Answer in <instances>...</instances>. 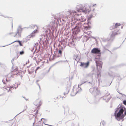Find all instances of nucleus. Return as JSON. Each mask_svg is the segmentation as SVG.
Segmentation results:
<instances>
[{"mask_svg": "<svg viewBox=\"0 0 126 126\" xmlns=\"http://www.w3.org/2000/svg\"><path fill=\"white\" fill-rule=\"evenodd\" d=\"M66 15L67 18H71V26L74 24L77 21H79L75 27L72 29V31L75 33V34H77L80 32L82 25L85 24L84 23L85 19L84 18L83 16H81L80 15L77 14V12L75 10H69L66 12Z\"/></svg>", "mask_w": 126, "mask_h": 126, "instance_id": "obj_1", "label": "nucleus"}, {"mask_svg": "<svg viewBox=\"0 0 126 126\" xmlns=\"http://www.w3.org/2000/svg\"><path fill=\"white\" fill-rule=\"evenodd\" d=\"M57 26L56 24L53 23L52 26L48 25L46 26L43 28V29L47 30L45 31V34L42 36V37L40 38V39L41 43L42 41L43 44L47 43L49 40L48 36L53 35V33L55 30H56V27Z\"/></svg>", "mask_w": 126, "mask_h": 126, "instance_id": "obj_2", "label": "nucleus"}, {"mask_svg": "<svg viewBox=\"0 0 126 126\" xmlns=\"http://www.w3.org/2000/svg\"><path fill=\"white\" fill-rule=\"evenodd\" d=\"M114 115L118 121L122 122L124 117L126 115V108L122 104L119 105L116 109Z\"/></svg>", "mask_w": 126, "mask_h": 126, "instance_id": "obj_3", "label": "nucleus"}, {"mask_svg": "<svg viewBox=\"0 0 126 126\" xmlns=\"http://www.w3.org/2000/svg\"><path fill=\"white\" fill-rule=\"evenodd\" d=\"M120 33V30L116 29L110 33L109 34L110 38L106 39V41L108 42V43L104 47V48L105 50H108L111 53V52L107 48L110 47L111 43L113 42L115 38V36L116 35L119 34Z\"/></svg>", "mask_w": 126, "mask_h": 126, "instance_id": "obj_4", "label": "nucleus"}, {"mask_svg": "<svg viewBox=\"0 0 126 126\" xmlns=\"http://www.w3.org/2000/svg\"><path fill=\"white\" fill-rule=\"evenodd\" d=\"M87 5V4H85L83 5L82 4H80L77 5L76 8L77 11L78 12H82L85 14H86L88 12H89L86 7Z\"/></svg>", "mask_w": 126, "mask_h": 126, "instance_id": "obj_5", "label": "nucleus"}, {"mask_svg": "<svg viewBox=\"0 0 126 126\" xmlns=\"http://www.w3.org/2000/svg\"><path fill=\"white\" fill-rule=\"evenodd\" d=\"M89 91L92 94L94 95L95 99L98 96L101 94L100 91L97 88H96L95 87L91 88L89 89Z\"/></svg>", "mask_w": 126, "mask_h": 126, "instance_id": "obj_6", "label": "nucleus"}, {"mask_svg": "<svg viewBox=\"0 0 126 126\" xmlns=\"http://www.w3.org/2000/svg\"><path fill=\"white\" fill-rule=\"evenodd\" d=\"M94 17V16H91V15H90L88 17L87 22L86 23L87 26H84V29L85 30H88L90 28L91 26V18Z\"/></svg>", "mask_w": 126, "mask_h": 126, "instance_id": "obj_7", "label": "nucleus"}, {"mask_svg": "<svg viewBox=\"0 0 126 126\" xmlns=\"http://www.w3.org/2000/svg\"><path fill=\"white\" fill-rule=\"evenodd\" d=\"M62 49L63 47H61V49L59 48V49L58 50V55H56L55 56L54 54H53L52 58L51 57V58L49 59V60L50 61L53 60L55 59L56 58L61 57L62 56Z\"/></svg>", "mask_w": 126, "mask_h": 126, "instance_id": "obj_8", "label": "nucleus"}, {"mask_svg": "<svg viewBox=\"0 0 126 126\" xmlns=\"http://www.w3.org/2000/svg\"><path fill=\"white\" fill-rule=\"evenodd\" d=\"M18 67L16 66L15 69H14L13 70L11 71V73L12 75L10 76V77L13 78L14 75H17V74H18L20 75L21 77L22 78V76L21 75L22 73L21 72H18Z\"/></svg>", "mask_w": 126, "mask_h": 126, "instance_id": "obj_9", "label": "nucleus"}, {"mask_svg": "<svg viewBox=\"0 0 126 126\" xmlns=\"http://www.w3.org/2000/svg\"><path fill=\"white\" fill-rule=\"evenodd\" d=\"M91 52L93 54H97L98 56H100L101 50L99 48L97 47L93 48L91 51Z\"/></svg>", "mask_w": 126, "mask_h": 126, "instance_id": "obj_10", "label": "nucleus"}, {"mask_svg": "<svg viewBox=\"0 0 126 126\" xmlns=\"http://www.w3.org/2000/svg\"><path fill=\"white\" fill-rule=\"evenodd\" d=\"M97 68L98 69H99L100 71L101 70L102 68V66L103 64V63L102 62L99 61L98 59L97 60H95Z\"/></svg>", "mask_w": 126, "mask_h": 126, "instance_id": "obj_11", "label": "nucleus"}, {"mask_svg": "<svg viewBox=\"0 0 126 126\" xmlns=\"http://www.w3.org/2000/svg\"><path fill=\"white\" fill-rule=\"evenodd\" d=\"M70 86H67L66 88V91L65 92H64L63 93V95L64 96H62L61 95H60L59 96L57 97L56 98H62V99H63V97H65L66 96H65V95L67 94H68V93L69 90L70 89Z\"/></svg>", "mask_w": 126, "mask_h": 126, "instance_id": "obj_12", "label": "nucleus"}, {"mask_svg": "<svg viewBox=\"0 0 126 126\" xmlns=\"http://www.w3.org/2000/svg\"><path fill=\"white\" fill-rule=\"evenodd\" d=\"M23 28H21L20 25H19L17 28V31L16 32V34L15 35L14 37H15L17 34L18 36L20 37L21 36V34L22 32Z\"/></svg>", "mask_w": 126, "mask_h": 126, "instance_id": "obj_13", "label": "nucleus"}, {"mask_svg": "<svg viewBox=\"0 0 126 126\" xmlns=\"http://www.w3.org/2000/svg\"><path fill=\"white\" fill-rule=\"evenodd\" d=\"M101 94L100 95L98 96H97V97L95 99V103L97 102H98L100 100H105V102L106 101V98L107 97V95H105H105L102 97H100Z\"/></svg>", "mask_w": 126, "mask_h": 126, "instance_id": "obj_14", "label": "nucleus"}, {"mask_svg": "<svg viewBox=\"0 0 126 126\" xmlns=\"http://www.w3.org/2000/svg\"><path fill=\"white\" fill-rule=\"evenodd\" d=\"M88 11H89V12H87V13H90V15H91V16H96L95 13V9L94 8H90L89 10L88 9Z\"/></svg>", "mask_w": 126, "mask_h": 126, "instance_id": "obj_15", "label": "nucleus"}, {"mask_svg": "<svg viewBox=\"0 0 126 126\" xmlns=\"http://www.w3.org/2000/svg\"><path fill=\"white\" fill-rule=\"evenodd\" d=\"M110 94L108 93V92H107L105 94V95H107V97L106 98V103L108 102L110 99L112 97L111 95H110Z\"/></svg>", "mask_w": 126, "mask_h": 126, "instance_id": "obj_16", "label": "nucleus"}, {"mask_svg": "<svg viewBox=\"0 0 126 126\" xmlns=\"http://www.w3.org/2000/svg\"><path fill=\"white\" fill-rule=\"evenodd\" d=\"M89 64V62H88L87 63H84L81 62V64L80 65L84 68H87Z\"/></svg>", "mask_w": 126, "mask_h": 126, "instance_id": "obj_17", "label": "nucleus"}, {"mask_svg": "<svg viewBox=\"0 0 126 126\" xmlns=\"http://www.w3.org/2000/svg\"><path fill=\"white\" fill-rule=\"evenodd\" d=\"M81 38H82V40L83 42H86L89 39V37L86 35H82L81 36Z\"/></svg>", "mask_w": 126, "mask_h": 126, "instance_id": "obj_18", "label": "nucleus"}, {"mask_svg": "<svg viewBox=\"0 0 126 126\" xmlns=\"http://www.w3.org/2000/svg\"><path fill=\"white\" fill-rule=\"evenodd\" d=\"M39 103L42 104L41 101L39 100V99L36 100L33 103L36 106H38Z\"/></svg>", "mask_w": 126, "mask_h": 126, "instance_id": "obj_19", "label": "nucleus"}, {"mask_svg": "<svg viewBox=\"0 0 126 126\" xmlns=\"http://www.w3.org/2000/svg\"><path fill=\"white\" fill-rule=\"evenodd\" d=\"M120 25H121L119 23H116L115 24V25H113L111 26L110 27V29L111 30L115 28H116L118 26H120Z\"/></svg>", "mask_w": 126, "mask_h": 126, "instance_id": "obj_20", "label": "nucleus"}, {"mask_svg": "<svg viewBox=\"0 0 126 126\" xmlns=\"http://www.w3.org/2000/svg\"><path fill=\"white\" fill-rule=\"evenodd\" d=\"M81 91H80V90L79 89V91H78V92H76L77 91H76V92H74V89H72V91H71V96H74L76 94H77V93H78V92H80Z\"/></svg>", "mask_w": 126, "mask_h": 126, "instance_id": "obj_21", "label": "nucleus"}, {"mask_svg": "<svg viewBox=\"0 0 126 126\" xmlns=\"http://www.w3.org/2000/svg\"><path fill=\"white\" fill-rule=\"evenodd\" d=\"M109 75L113 79L114 78V73L111 71H110L108 72Z\"/></svg>", "mask_w": 126, "mask_h": 126, "instance_id": "obj_22", "label": "nucleus"}, {"mask_svg": "<svg viewBox=\"0 0 126 126\" xmlns=\"http://www.w3.org/2000/svg\"><path fill=\"white\" fill-rule=\"evenodd\" d=\"M18 42L19 44V45L20 46H23V45L22 44V42H21V41H19V40H16V41L12 43H10V44H8V45H10L11 44L15 42Z\"/></svg>", "mask_w": 126, "mask_h": 126, "instance_id": "obj_23", "label": "nucleus"}, {"mask_svg": "<svg viewBox=\"0 0 126 126\" xmlns=\"http://www.w3.org/2000/svg\"><path fill=\"white\" fill-rule=\"evenodd\" d=\"M41 104L39 103V105L37 106L36 109V110H37V111L35 113V114H38V110L39 109L40 107L41 106Z\"/></svg>", "mask_w": 126, "mask_h": 126, "instance_id": "obj_24", "label": "nucleus"}, {"mask_svg": "<svg viewBox=\"0 0 126 126\" xmlns=\"http://www.w3.org/2000/svg\"><path fill=\"white\" fill-rule=\"evenodd\" d=\"M87 81H81V83L80 84H79L78 85V87L80 89V91L82 90V89L80 87V86H81V85H82V84H83L84 83L86 82Z\"/></svg>", "mask_w": 126, "mask_h": 126, "instance_id": "obj_25", "label": "nucleus"}, {"mask_svg": "<svg viewBox=\"0 0 126 126\" xmlns=\"http://www.w3.org/2000/svg\"><path fill=\"white\" fill-rule=\"evenodd\" d=\"M74 45L75 44L74 42H73L72 41V42H69L68 45L70 47H72L74 46Z\"/></svg>", "mask_w": 126, "mask_h": 126, "instance_id": "obj_26", "label": "nucleus"}, {"mask_svg": "<svg viewBox=\"0 0 126 126\" xmlns=\"http://www.w3.org/2000/svg\"><path fill=\"white\" fill-rule=\"evenodd\" d=\"M32 37H33V36L31 35V34L27 36L26 38V39L27 40L26 41V42H27V40H30V38Z\"/></svg>", "mask_w": 126, "mask_h": 126, "instance_id": "obj_27", "label": "nucleus"}, {"mask_svg": "<svg viewBox=\"0 0 126 126\" xmlns=\"http://www.w3.org/2000/svg\"><path fill=\"white\" fill-rule=\"evenodd\" d=\"M27 105H25V106H24V109H23V111H22L20 112L18 114H17V115H18L19 114H20V113H21L22 112H24V111H25L26 110V109H27Z\"/></svg>", "mask_w": 126, "mask_h": 126, "instance_id": "obj_28", "label": "nucleus"}, {"mask_svg": "<svg viewBox=\"0 0 126 126\" xmlns=\"http://www.w3.org/2000/svg\"><path fill=\"white\" fill-rule=\"evenodd\" d=\"M37 31L36 29L31 34V35L33 37L34 36V34L36 33V32Z\"/></svg>", "mask_w": 126, "mask_h": 126, "instance_id": "obj_29", "label": "nucleus"}, {"mask_svg": "<svg viewBox=\"0 0 126 126\" xmlns=\"http://www.w3.org/2000/svg\"><path fill=\"white\" fill-rule=\"evenodd\" d=\"M33 69V67H32V71H31L30 70H28V72L30 74H31L32 73H33V72H34Z\"/></svg>", "mask_w": 126, "mask_h": 126, "instance_id": "obj_30", "label": "nucleus"}, {"mask_svg": "<svg viewBox=\"0 0 126 126\" xmlns=\"http://www.w3.org/2000/svg\"><path fill=\"white\" fill-rule=\"evenodd\" d=\"M54 18L55 19H57L58 21L60 19V16H57L56 15L55 16Z\"/></svg>", "mask_w": 126, "mask_h": 126, "instance_id": "obj_31", "label": "nucleus"}, {"mask_svg": "<svg viewBox=\"0 0 126 126\" xmlns=\"http://www.w3.org/2000/svg\"><path fill=\"white\" fill-rule=\"evenodd\" d=\"M114 78L115 77H118L119 78L120 77V75L118 74L114 73Z\"/></svg>", "mask_w": 126, "mask_h": 126, "instance_id": "obj_32", "label": "nucleus"}, {"mask_svg": "<svg viewBox=\"0 0 126 126\" xmlns=\"http://www.w3.org/2000/svg\"><path fill=\"white\" fill-rule=\"evenodd\" d=\"M80 60V58L79 57H78V56H77V57L76 58L75 61H76L77 62H78Z\"/></svg>", "mask_w": 126, "mask_h": 126, "instance_id": "obj_33", "label": "nucleus"}, {"mask_svg": "<svg viewBox=\"0 0 126 126\" xmlns=\"http://www.w3.org/2000/svg\"><path fill=\"white\" fill-rule=\"evenodd\" d=\"M78 54H77L76 55H74L73 57V59L74 60H75L76 59V58L77 57V56H78Z\"/></svg>", "mask_w": 126, "mask_h": 126, "instance_id": "obj_34", "label": "nucleus"}, {"mask_svg": "<svg viewBox=\"0 0 126 126\" xmlns=\"http://www.w3.org/2000/svg\"><path fill=\"white\" fill-rule=\"evenodd\" d=\"M24 51L23 50L19 52V54L20 55H22L24 54Z\"/></svg>", "mask_w": 126, "mask_h": 126, "instance_id": "obj_35", "label": "nucleus"}, {"mask_svg": "<svg viewBox=\"0 0 126 126\" xmlns=\"http://www.w3.org/2000/svg\"><path fill=\"white\" fill-rule=\"evenodd\" d=\"M45 119L44 118H41V120L39 121L38 122V123H42V119Z\"/></svg>", "mask_w": 126, "mask_h": 126, "instance_id": "obj_36", "label": "nucleus"}, {"mask_svg": "<svg viewBox=\"0 0 126 126\" xmlns=\"http://www.w3.org/2000/svg\"><path fill=\"white\" fill-rule=\"evenodd\" d=\"M101 123H102V124L103 125V126H104L105 124V122L104 121H101L100 124H101Z\"/></svg>", "mask_w": 126, "mask_h": 126, "instance_id": "obj_37", "label": "nucleus"}, {"mask_svg": "<svg viewBox=\"0 0 126 126\" xmlns=\"http://www.w3.org/2000/svg\"><path fill=\"white\" fill-rule=\"evenodd\" d=\"M39 81V80H36V83L37 84L38 86L39 87L40 89V86L39 85V84L38 83H37V82H38Z\"/></svg>", "mask_w": 126, "mask_h": 126, "instance_id": "obj_38", "label": "nucleus"}, {"mask_svg": "<svg viewBox=\"0 0 126 126\" xmlns=\"http://www.w3.org/2000/svg\"><path fill=\"white\" fill-rule=\"evenodd\" d=\"M96 4H94L92 7L91 6H90L89 7V8H93V7H94V6H96Z\"/></svg>", "mask_w": 126, "mask_h": 126, "instance_id": "obj_39", "label": "nucleus"}, {"mask_svg": "<svg viewBox=\"0 0 126 126\" xmlns=\"http://www.w3.org/2000/svg\"><path fill=\"white\" fill-rule=\"evenodd\" d=\"M97 76L98 79V80H99V78H100V75L99 74H97Z\"/></svg>", "mask_w": 126, "mask_h": 126, "instance_id": "obj_40", "label": "nucleus"}, {"mask_svg": "<svg viewBox=\"0 0 126 126\" xmlns=\"http://www.w3.org/2000/svg\"><path fill=\"white\" fill-rule=\"evenodd\" d=\"M2 16L3 17H4L6 18H9V17L6 16H4L2 15Z\"/></svg>", "mask_w": 126, "mask_h": 126, "instance_id": "obj_41", "label": "nucleus"}, {"mask_svg": "<svg viewBox=\"0 0 126 126\" xmlns=\"http://www.w3.org/2000/svg\"><path fill=\"white\" fill-rule=\"evenodd\" d=\"M123 103L125 105H126V100H124L123 101Z\"/></svg>", "mask_w": 126, "mask_h": 126, "instance_id": "obj_42", "label": "nucleus"}, {"mask_svg": "<svg viewBox=\"0 0 126 126\" xmlns=\"http://www.w3.org/2000/svg\"><path fill=\"white\" fill-rule=\"evenodd\" d=\"M63 61H59L58 62H56L54 64V65H55V64L58 63H60V62H62Z\"/></svg>", "mask_w": 126, "mask_h": 126, "instance_id": "obj_43", "label": "nucleus"}, {"mask_svg": "<svg viewBox=\"0 0 126 126\" xmlns=\"http://www.w3.org/2000/svg\"><path fill=\"white\" fill-rule=\"evenodd\" d=\"M4 79H3L2 80V81L3 83V84H5L6 83H5V82L4 81Z\"/></svg>", "mask_w": 126, "mask_h": 126, "instance_id": "obj_44", "label": "nucleus"}, {"mask_svg": "<svg viewBox=\"0 0 126 126\" xmlns=\"http://www.w3.org/2000/svg\"><path fill=\"white\" fill-rule=\"evenodd\" d=\"M14 59L13 58V59H12L11 60V62H12V63L13 65V62L14 61Z\"/></svg>", "mask_w": 126, "mask_h": 126, "instance_id": "obj_45", "label": "nucleus"}, {"mask_svg": "<svg viewBox=\"0 0 126 126\" xmlns=\"http://www.w3.org/2000/svg\"><path fill=\"white\" fill-rule=\"evenodd\" d=\"M42 60L41 59H40V61H39L38 62L37 61H37H36V62L37 63L38 62V63H39Z\"/></svg>", "mask_w": 126, "mask_h": 126, "instance_id": "obj_46", "label": "nucleus"}, {"mask_svg": "<svg viewBox=\"0 0 126 126\" xmlns=\"http://www.w3.org/2000/svg\"><path fill=\"white\" fill-rule=\"evenodd\" d=\"M24 98V99H25L26 101H27L28 100V99H27L26 98H25V97H24V96H22Z\"/></svg>", "mask_w": 126, "mask_h": 126, "instance_id": "obj_47", "label": "nucleus"}, {"mask_svg": "<svg viewBox=\"0 0 126 126\" xmlns=\"http://www.w3.org/2000/svg\"><path fill=\"white\" fill-rule=\"evenodd\" d=\"M90 32H86V33L88 35L89 34H90Z\"/></svg>", "mask_w": 126, "mask_h": 126, "instance_id": "obj_48", "label": "nucleus"}, {"mask_svg": "<svg viewBox=\"0 0 126 126\" xmlns=\"http://www.w3.org/2000/svg\"><path fill=\"white\" fill-rule=\"evenodd\" d=\"M14 87L13 86H10L9 87V88L10 89H11L12 88H14Z\"/></svg>", "mask_w": 126, "mask_h": 126, "instance_id": "obj_49", "label": "nucleus"}, {"mask_svg": "<svg viewBox=\"0 0 126 126\" xmlns=\"http://www.w3.org/2000/svg\"><path fill=\"white\" fill-rule=\"evenodd\" d=\"M12 70H14V64L13 65V66H12Z\"/></svg>", "mask_w": 126, "mask_h": 126, "instance_id": "obj_50", "label": "nucleus"}, {"mask_svg": "<svg viewBox=\"0 0 126 126\" xmlns=\"http://www.w3.org/2000/svg\"><path fill=\"white\" fill-rule=\"evenodd\" d=\"M40 67H38L36 68V69L37 70Z\"/></svg>", "mask_w": 126, "mask_h": 126, "instance_id": "obj_51", "label": "nucleus"}, {"mask_svg": "<svg viewBox=\"0 0 126 126\" xmlns=\"http://www.w3.org/2000/svg\"><path fill=\"white\" fill-rule=\"evenodd\" d=\"M5 80L7 82H8V79L7 78H6V79H5Z\"/></svg>", "mask_w": 126, "mask_h": 126, "instance_id": "obj_52", "label": "nucleus"}, {"mask_svg": "<svg viewBox=\"0 0 126 126\" xmlns=\"http://www.w3.org/2000/svg\"><path fill=\"white\" fill-rule=\"evenodd\" d=\"M8 82L10 81V79L9 78H8Z\"/></svg>", "mask_w": 126, "mask_h": 126, "instance_id": "obj_53", "label": "nucleus"}, {"mask_svg": "<svg viewBox=\"0 0 126 126\" xmlns=\"http://www.w3.org/2000/svg\"><path fill=\"white\" fill-rule=\"evenodd\" d=\"M43 77H42V78H40V77H39V79H43Z\"/></svg>", "mask_w": 126, "mask_h": 126, "instance_id": "obj_54", "label": "nucleus"}, {"mask_svg": "<svg viewBox=\"0 0 126 126\" xmlns=\"http://www.w3.org/2000/svg\"><path fill=\"white\" fill-rule=\"evenodd\" d=\"M10 90L11 89H10V88H9V90L8 91V92H9L10 91Z\"/></svg>", "mask_w": 126, "mask_h": 126, "instance_id": "obj_55", "label": "nucleus"}, {"mask_svg": "<svg viewBox=\"0 0 126 126\" xmlns=\"http://www.w3.org/2000/svg\"><path fill=\"white\" fill-rule=\"evenodd\" d=\"M2 16V14L0 12V16Z\"/></svg>", "mask_w": 126, "mask_h": 126, "instance_id": "obj_56", "label": "nucleus"}, {"mask_svg": "<svg viewBox=\"0 0 126 126\" xmlns=\"http://www.w3.org/2000/svg\"><path fill=\"white\" fill-rule=\"evenodd\" d=\"M17 76H20V77H21V76H20V75L17 74Z\"/></svg>", "mask_w": 126, "mask_h": 126, "instance_id": "obj_57", "label": "nucleus"}, {"mask_svg": "<svg viewBox=\"0 0 126 126\" xmlns=\"http://www.w3.org/2000/svg\"><path fill=\"white\" fill-rule=\"evenodd\" d=\"M18 87V85H17V86L15 88V89H16V88H17Z\"/></svg>", "mask_w": 126, "mask_h": 126, "instance_id": "obj_58", "label": "nucleus"}, {"mask_svg": "<svg viewBox=\"0 0 126 126\" xmlns=\"http://www.w3.org/2000/svg\"><path fill=\"white\" fill-rule=\"evenodd\" d=\"M88 82L89 83H90V84H92V82Z\"/></svg>", "mask_w": 126, "mask_h": 126, "instance_id": "obj_59", "label": "nucleus"}, {"mask_svg": "<svg viewBox=\"0 0 126 126\" xmlns=\"http://www.w3.org/2000/svg\"><path fill=\"white\" fill-rule=\"evenodd\" d=\"M37 71V70H36V69L35 70V73H36Z\"/></svg>", "mask_w": 126, "mask_h": 126, "instance_id": "obj_60", "label": "nucleus"}, {"mask_svg": "<svg viewBox=\"0 0 126 126\" xmlns=\"http://www.w3.org/2000/svg\"><path fill=\"white\" fill-rule=\"evenodd\" d=\"M43 123L45 125H47V124H45V121H43Z\"/></svg>", "mask_w": 126, "mask_h": 126, "instance_id": "obj_61", "label": "nucleus"}, {"mask_svg": "<svg viewBox=\"0 0 126 126\" xmlns=\"http://www.w3.org/2000/svg\"><path fill=\"white\" fill-rule=\"evenodd\" d=\"M11 126H16L15 125H13L12 124Z\"/></svg>", "mask_w": 126, "mask_h": 126, "instance_id": "obj_62", "label": "nucleus"}, {"mask_svg": "<svg viewBox=\"0 0 126 126\" xmlns=\"http://www.w3.org/2000/svg\"><path fill=\"white\" fill-rule=\"evenodd\" d=\"M3 94H0V96H2V95H3Z\"/></svg>", "mask_w": 126, "mask_h": 126, "instance_id": "obj_63", "label": "nucleus"}, {"mask_svg": "<svg viewBox=\"0 0 126 126\" xmlns=\"http://www.w3.org/2000/svg\"><path fill=\"white\" fill-rule=\"evenodd\" d=\"M34 123H33L32 126H34Z\"/></svg>", "mask_w": 126, "mask_h": 126, "instance_id": "obj_64", "label": "nucleus"}]
</instances>
